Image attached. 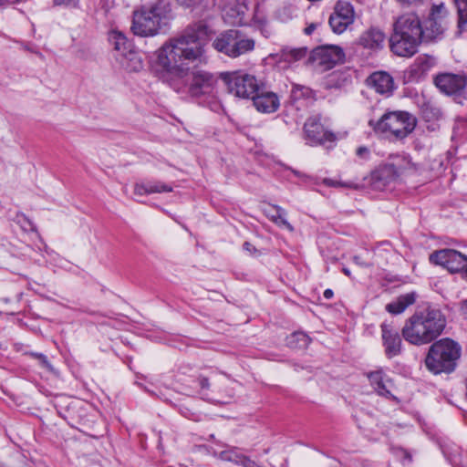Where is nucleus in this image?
<instances>
[{
  "label": "nucleus",
  "instance_id": "nucleus-46",
  "mask_svg": "<svg viewBox=\"0 0 467 467\" xmlns=\"http://www.w3.org/2000/svg\"><path fill=\"white\" fill-rule=\"evenodd\" d=\"M298 91H300L301 93H303V88H299L298 86H295V87L293 88L292 92H293L295 95H296V93H297Z\"/></svg>",
  "mask_w": 467,
  "mask_h": 467
},
{
  "label": "nucleus",
  "instance_id": "nucleus-41",
  "mask_svg": "<svg viewBox=\"0 0 467 467\" xmlns=\"http://www.w3.org/2000/svg\"><path fill=\"white\" fill-rule=\"evenodd\" d=\"M353 261L355 264L363 267H368L371 265L370 264L364 262L359 255H355Z\"/></svg>",
  "mask_w": 467,
  "mask_h": 467
},
{
  "label": "nucleus",
  "instance_id": "nucleus-5",
  "mask_svg": "<svg viewBox=\"0 0 467 467\" xmlns=\"http://www.w3.org/2000/svg\"><path fill=\"white\" fill-rule=\"evenodd\" d=\"M167 10L163 0L142 5L133 11L131 30L139 36H153L161 28V21Z\"/></svg>",
  "mask_w": 467,
  "mask_h": 467
},
{
  "label": "nucleus",
  "instance_id": "nucleus-48",
  "mask_svg": "<svg viewBox=\"0 0 467 467\" xmlns=\"http://www.w3.org/2000/svg\"><path fill=\"white\" fill-rule=\"evenodd\" d=\"M463 309H464L465 313L467 314V300L463 304Z\"/></svg>",
  "mask_w": 467,
  "mask_h": 467
},
{
  "label": "nucleus",
  "instance_id": "nucleus-39",
  "mask_svg": "<svg viewBox=\"0 0 467 467\" xmlns=\"http://www.w3.org/2000/svg\"><path fill=\"white\" fill-rule=\"evenodd\" d=\"M244 250L248 252L250 254H254L257 253L256 248L249 242H244L243 244Z\"/></svg>",
  "mask_w": 467,
  "mask_h": 467
},
{
  "label": "nucleus",
  "instance_id": "nucleus-20",
  "mask_svg": "<svg viewBox=\"0 0 467 467\" xmlns=\"http://www.w3.org/2000/svg\"><path fill=\"white\" fill-rule=\"evenodd\" d=\"M368 81L378 93L382 95L389 96L395 88L393 78L384 71L374 72Z\"/></svg>",
  "mask_w": 467,
  "mask_h": 467
},
{
  "label": "nucleus",
  "instance_id": "nucleus-36",
  "mask_svg": "<svg viewBox=\"0 0 467 467\" xmlns=\"http://www.w3.org/2000/svg\"><path fill=\"white\" fill-rule=\"evenodd\" d=\"M79 0H54L56 5L76 6Z\"/></svg>",
  "mask_w": 467,
  "mask_h": 467
},
{
  "label": "nucleus",
  "instance_id": "nucleus-47",
  "mask_svg": "<svg viewBox=\"0 0 467 467\" xmlns=\"http://www.w3.org/2000/svg\"><path fill=\"white\" fill-rule=\"evenodd\" d=\"M343 273H344L346 275H348V276H349V275H350V271H349V269H348V268H343Z\"/></svg>",
  "mask_w": 467,
  "mask_h": 467
},
{
  "label": "nucleus",
  "instance_id": "nucleus-25",
  "mask_svg": "<svg viewBox=\"0 0 467 467\" xmlns=\"http://www.w3.org/2000/svg\"><path fill=\"white\" fill-rule=\"evenodd\" d=\"M434 65L435 59L433 57L428 55L419 56L410 67V73L414 78H420L423 77Z\"/></svg>",
  "mask_w": 467,
  "mask_h": 467
},
{
  "label": "nucleus",
  "instance_id": "nucleus-35",
  "mask_svg": "<svg viewBox=\"0 0 467 467\" xmlns=\"http://www.w3.org/2000/svg\"><path fill=\"white\" fill-rule=\"evenodd\" d=\"M31 356L34 357L35 358L38 359L39 364L41 365L42 368H46L48 371H53L54 370L53 366L48 361L47 356H45L44 354H41V353H32Z\"/></svg>",
  "mask_w": 467,
  "mask_h": 467
},
{
  "label": "nucleus",
  "instance_id": "nucleus-10",
  "mask_svg": "<svg viewBox=\"0 0 467 467\" xmlns=\"http://www.w3.org/2000/svg\"><path fill=\"white\" fill-rule=\"evenodd\" d=\"M431 262L440 265L450 272H462L463 275L467 272V255L453 250L442 249L431 254Z\"/></svg>",
  "mask_w": 467,
  "mask_h": 467
},
{
  "label": "nucleus",
  "instance_id": "nucleus-44",
  "mask_svg": "<svg viewBox=\"0 0 467 467\" xmlns=\"http://www.w3.org/2000/svg\"><path fill=\"white\" fill-rule=\"evenodd\" d=\"M200 385L202 389L209 388V380L206 378H202L200 379Z\"/></svg>",
  "mask_w": 467,
  "mask_h": 467
},
{
  "label": "nucleus",
  "instance_id": "nucleus-13",
  "mask_svg": "<svg viewBox=\"0 0 467 467\" xmlns=\"http://www.w3.org/2000/svg\"><path fill=\"white\" fill-rule=\"evenodd\" d=\"M354 21V10L348 2L338 1L329 17V26L333 32L343 33Z\"/></svg>",
  "mask_w": 467,
  "mask_h": 467
},
{
  "label": "nucleus",
  "instance_id": "nucleus-37",
  "mask_svg": "<svg viewBox=\"0 0 467 467\" xmlns=\"http://www.w3.org/2000/svg\"><path fill=\"white\" fill-rule=\"evenodd\" d=\"M357 156L362 159H368L369 156V150L365 146H360L356 150Z\"/></svg>",
  "mask_w": 467,
  "mask_h": 467
},
{
  "label": "nucleus",
  "instance_id": "nucleus-31",
  "mask_svg": "<svg viewBox=\"0 0 467 467\" xmlns=\"http://www.w3.org/2000/svg\"><path fill=\"white\" fill-rule=\"evenodd\" d=\"M309 343L310 338L304 332H295L286 338V345L291 348H306Z\"/></svg>",
  "mask_w": 467,
  "mask_h": 467
},
{
  "label": "nucleus",
  "instance_id": "nucleus-16",
  "mask_svg": "<svg viewBox=\"0 0 467 467\" xmlns=\"http://www.w3.org/2000/svg\"><path fill=\"white\" fill-rule=\"evenodd\" d=\"M305 139L310 145L322 144L325 141H333V133L325 130L319 119L316 117L309 118L304 126Z\"/></svg>",
  "mask_w": 467,
  "mask_h": 467
},
{
  "label": "nucleus",
  "instance_id": "nucleus-21",
  "mask_svg": "<svg viewBox=\"0 0 467 467\" xmlns=\"http://www.w3.org/2000/svg\"><path fill=\"white\" fill-rule=\"evenodd\" d=\"M368 378L371 386L379 395L389 399H394L390 389L392 384L382 370L370 372L368 374Z\"/></svg>",
  "mask_w": 467,
  "mask_h": 467
},
{
  "label": "nucleus",
  "instance_id": "nucleus-9",
  "mask_svg": "<svg viewBox=\"0 0 467 467\" xmlns=\"http://www.w3.org/2000/svg\"><path fill=\"white\" fill-rule=\"evenodd\" d=\"M410 166V161L406 158L396 157L391 162L380 165L372 172V182L376 188L381 189L396 181Z\"/></svg>",
  "mask_w": 467,
  "mask_h": 467
},
{
  "label": "nucleus",
  "instance_id": "nucleus-40",
  "mask_svg": "<svg viewBox=\"0 0 467 467\" xmlns=\"http://www.w3.org/2000/svg\"><path fill=\"white\" fill-rule=\"evenodd\" d=\"M403 5H418L423 3L424 0H397Z\"/></svg>",
  "mask_w": 467,
  "mask_h": 467
},
{
  "label": "nucleus",
  "instance_id": "nucleus-4",
  "mask_svg": "<svg viewBox=\"0 0 467 467\" xmlns=\"http://www.w3.org/2000/svg\"><path fill=\"white\" fill-rule=\"evenodd\" d=\"M462 354L461 346L451 338L434 342L425 358V366L433 374L451 373Z\"/></svg>",
  "mask_w": 467,
  "mask_h": 467
},
{
  "label": "nucleus",
  "instance_id": "nucleus-33",
  "mask_svg": "<svg viewBox=\"0 0 467 467\" xmlns=\"http://www.w3.org/2000/svg\"><path fill=\"white\" fill-rule=\"evenodd\" d=\"M423 114L427 119H439L442 118V111L439 107L426 104L423 108Z\"/></svg>",
  "mask_w": 467,
  "mask_h": 467
},
{
  "label": "nucleus",
  "instance_id": "nucleus-15",
  "mask_svg": "<svg viewBox=\"0 0 467 467\" xmlns=\"http://www.w3.org/2000/svg\"><path fill=\"white\" fill-rule=\"evenodd\" d=\"M380 328L385 355L388 358L399 356L402 349V340L398 328L389 323H382Z\"/></svg>",
  "mask_w": 467,
  "mask_h": 467
},
{
  "label": "nucleus",
  "instance_id": "nucleus-11",
  "mask_svg": "<svg viewBox=\"0 0 467 467\" xmlns=\"http://www.w3.org/2000/svg\"><path fill=\"white\" fill-rule=\"evenodd\" d=\"M217 82V78L213 73L202 69L194 70L188 84V93L194 98L211 95Z\"/></svg>",
  "mask_w": 467,
  "mask_h": 467
},
{
  "label": "nucleus",
  "instance_id": "nucleus-30",
  "mask_svg": "<svg viewBox=\"0 0 467 467\" xmlns=\"http://www.w3.org/2000/svg\"><path fill=\"white\" fill-rule=\"evenodd\" d=\"M267 216L269 219L280 227L287 229L289 232L294 231V227L285 218V212L279 206H273L272 211L268 212Z\"/></svg>",
  "mask_w": 467,
  "mask_h": 467
},
{
  "label": "nucleus",
  "instance_id": "nucleus-12",
  "mask_svg": "<svg viewBox=\"0 0 467 467\" xmlns=\"http://www.w3.org/2000/svg\"><path fill=\"white\" fill-rule=\"evenodd\" d=\"M344 57L343 49L334 45L318 47L312 51L311 55L313 62L322 70L332 68L337 63L343 62Z\"/></svg>",
  "mask_w": 467,
  "mask_h": 467
},
{
  "label": "nucleus",
  "instance_id": "nucleus-38",
  "mask_svg": "<svg viewBox=\"0 0 467 467\" xmlns=\"http://www.w3.org/2000/svg\"><path fill=\"white\" fill-rule=\"evenodd\" d=\"M202 0H177L178 4L182 6H192L199 4Z\"/></svg>",
  "mask_w": 467,
  "mask_h": 467
},
{
  "label": "nucleus",
  "instance_id": "nucleus-43",
  "mask_svg": "<svg viewBox=\"0 0 467 467\" xmlns=\"http://www.w3.org/2000/svg\"><path fill=\"white\" fill-rule=\"evenodd\" d=\"M316 27H317V25H316V24H311V25H309L308 26H306V27L305 28V33H306V35H311V34L315 31Z\"/></svg>",
  "mask_w": 467,
  "mask_h": 467
},
{
  "label": "nucleus",
  "instance_id": "nucleus-28",
  "mask_svg": "<svg viewBox=\"0 0 467 467\" xmlns=\"http://www.w3.org/2000/svg\"><path fill=\"white\" fill-rule=\"evenodd\" d=\"M443 30L442 21L429 16L423 28V41H431L438 38L442 35Z\"/></svg>",
  "mask_w": 467,
  "mask_h": 467
},
{
  "label": "nucleus",
  "instance_id": "nucleus-23",
  "mask_svg": "<svg viewBox=\"0 0 467 467\" xmlns=\"http://www.w3.org/2000/svg\"><path fill=\"white\" fill-rule=\"evenodd\" d=\"M384 41L385 35L378 28H370L359 37L360 45L367 48H379L383 46Z\"/></svg>",
  "mask_w": 467,
  "mask_h": 467
},
{
  "label": "nucleus",
  "instance_id": "nucleus-17",
  "mask_svg": "<svg viewBox=\"0 0 467 467\" xmlns=\"http://www.w3.org/2000/svg\"><path fill=\"white\" fill-rule=\"evenodd\" d=\"M224 21L232 26H242L246 24L248 7L244 0H234L222 6Z\"/></svg>",
  "mask_w": 467,
  "mask_h": 467
},
{
  "label": "nucleus",
  "instance_id": "nucleus-26",
  "mask_svg": "<svg viewBox=\"0 0 467 467\" xmlns=\"http://www.w3.org/2000/svg\"><path fill=\"white\" fill-rule=\"evenodd\" d=\"M306 48L304 47L292 48L285 47L275 54V57L279 62L284 61L291 64L303 59L306 56Z\"/></svg>",
  "mask_w": 467,
  "mask_h": 467
},
{
  "label": "nucleus",
  "instance_id": "nucleus-6",
  "mask_svg": "<svg viewBox=\"0 0 467 467\" xmlns=\"http://www.w3.org/2000/svg\"><path fill=\"white\" fill-rule=\"evenodd\" d=\"M416 123L415 117L405 111L387 112L377 122L369 121L375 131L396 139L407 137L413 131Z\"/></svg>",
  "mask_w": 467,
  "mask_h": 467
},
{
  "label": "nucleus",
  "instance_id": "nucleus-14",
  "mask_svg": "<svg viewBox=\"0 0 467 467\" xmlns=\"http://www.w3.org/2000/svg\"><path fill=\"white\" fill-rule=\"evenodd\" d=\"M435 86L446 95L461 94L467 86V78L462 74L442 73L434 78Z\"/></svg>",
  "mask_w": 467,
  "mask_h": 467
},
{
  "label": "nucleus",
  "instance_id": "nucleus-3",
  "mask_svg": "<svg viewBox=\"0 0 467 467\" xmlns=\"http://www.w3.org/2000/svg\"><path fill=\"white\" fill-rule=\"evenodd\" d=\"M423 27L415 12L399 16L393 24L389 38L391 51L399 57H411L423 41Z\"/></svg>",
  "mask_w": 467,
  "mask_h": 467
},
{
  "label": "nucleus",
  "instance_id": "nucleus-22",
  "mask_svg": "<svg viewBox=\"0 0 467 467\" xmlns=\"http://www.w3.org/2000/svg\"><path fill=\"white\" fill-rule=\"evenodd\" d=\"M171 192H172V187L162 182H139L136 183L134 186V193L136 195H145Z\"/></svg>",
  "mask_w": 467,
  "mask_h": 467
},
{
  "label": "nucleus",
  "instance_id": "nucleus-1",
  "mask_svg": "<svg viewBox=\"0 0 467 467\" xmlns=\"http://www.w3.org/2000/svg\"><path fill=\"white\" fill-rule=\"evenodd\" d=\"M207 43L208 27L202 24L190 26L167 40L156 51V65L162 80L180 92L190 71L189 64L202 60Z\"/></svg>",
  "mask_w": 467,
  "mask_h": 467
},
{
  "label": "nucleus",
  "instance_id": "nucleus-18",
  "mask_svg": "<svg viewBox=\"0 0 467 467\" xmlns=\"http://www.w3.org/2000/svg\"><path fill=\"white\" fill-rule=\"evenodd\" d=\"M253 104L257 111L270 114L275 112L280 106V99L277 94L265 89V84L253 99Z\"/></svg>",
  "mask_w": 467,
  "mask_h": 467
},
{
  "label": "nucleus",
  "instance_id": "nucleus-42",
  "mask_svg": "<svg viewBox=\"0 0 467 467\" xmlns=\"http://www.w3.org/2000/svg\"><path fill=\"white\" fill-rule=\"evenodd\" d=\"M324 183L326 185H327V186H333V187L341 185V183H339L338 182H336V181L331 180V179H325L324 180Z\"/></svg>",
  "mask_w": 467,
  "mask_h": 467
},
{
  "label": "nucleus",
  "instance_id": "nucleus-7",
  "mask_svg": "<svg viewBox=\"0 0 467 467\" xmlns=\"http://www.w3.org/2000/svg\"><path fill=\"white\" fill-rule=\"evenodd\" d=\"M213 47L216 51L236 58L252 52L255 41L239 30H227L213 40Z\"/></svg>",
  "mask_w": 467,
  "mask_h": 467
},
{
  "label": "nucleus",
  "instance_id": "nucleus-19",
  "mask_svg": "<svg viewBox=\"0 0 467 467\" xmlns=\"http://www.w3.org/2000/svg\"><path fill=\"white\" fill-rule=\"evenodd\" d=\"M214 456L221 461L233 462L243 467H265L259 462L243 454L237 447H227L226 450L214 452Z\"/></svg>",
  "mask_w": 467,
  "mask_h": 467
},
{
  "label": "nucleus",
  "instance_id": "nucleus-2",
  "mask_svg": "<svg viewBox=\"0 0 467 467\" xmlns=\"http://www.w3.org/2000/svg\"><path fill=\"white\" fill-rule=\"evenodd\" d=\"M446 327L444 315L435 308H427L416 312L405 323L401 329L406 341L412 345L429 344L443 332Z\"/></svg>",
  "mask_w": 467,
  "mask_h": 467
},
{
  "label": "nucleus",
  "instance_id": "nucleus-49",
  "mask_svg": "<svg viewBox=\"0 0 467 467\" xmlns=\"http://www.w3.org/2000/svg\"><path fill=\"white\" fill-rule=\"evenodd\" d=\"M304 90H305V91H307V88H303V93H302L303 95H305Z\"/></svg>",
  "mask_w": 467,
  "mask_h": 467
},
{
  "label": "nucleus",
  "instance_id": "nucleus-45",
  "mask_svg": "<svg viewBox=\"0 0 467 467\" xmlns=\"http://www.w3.org/2000/svg\"><path fill=\"white\" fill-rule=\"evenodd\" d=\"M333 295H334V294H333V291H332L331 289H327V290H325V292H324V296H325V298H327V299H330V298L333 296Z\"/></svg>",
  "mask_w": 467,
  "mask_h": 467
},
{
  "label": "nucleus",
  "instance_id": "nucleus-29",
  "mask_svg": "<svg viewBox=\"0 0 467 467\" xmlns=\"http://www.w3.org/2000/svg\"><path fill=\"white\" fill-rule=\"evenodd\" d=\"M109 41L114 46V48L119 52L118 57L123 56L131 48V44L128 38L120 32L113 31L109 36Z\"/></svg>",
  "mask_w": 467,
  "mask_h": 467
},
{
  "label": "nucleus",
  "instance_id": "nucleus-27",
  "mask_svg": "<svg viewBox=\"0 0 467 467\" xmlns=\"http://www.w3.org/2000/svg\"><path fill=\"white\" fill-rule=\"evenodd\" d=\"M122 67L128 71H140L142 67V60L140 56L132 49H129L127 53H125L121 57H118Z\"/></svg>",
  "mask_w": 467,
  "mask_h": 467
},
{
  "label": "nucleus",
  "instance_id": "nucleus-34",
  "mask_svg": "<svg viewBox=\"0 0 467 467\" xmlns=\"http://www.w3.org/2000/svg\"><path fill=\"white\" fill-rule=\"evenodd\" d=\"M446 15V9L444 5L441 3L440 5H433L430 14V17L436 18L437 20L442 21V18Z\"/></svg>",
  "mask_w": 467,
  "mask_h": 467
},
{
  "label": "nucleus",
  "instance_id": "nucleus-8",
  "mask_svg": "<svg viewBox=\"0 0 467 467\" xmlns=\"http://www.w3.org/2000/svg\"><path fill=\"white\" fill-rule=\"evenodd\" d=\"M222 79L227 85L231 94L241 99H251L262 90L264 83L254 75L241 72H223Z\"/></svg>",
  "mask_w": 467,
  "mask_h": 467
},
{
  "label": "nucleus",
  "instance_id": "nucleus-32",
  "mask_svg": "<svg viewBox=\"0 0 467 467\" xmlns=\"http://www.w3.org/2000/svg\"><path fill=\"white\" fill-rule=\"evenodd\" d=\"M458 13V26L462 29L467 25V0H454Z\"/></svg>",
  "mask_w": 467,
  "mask_h": 467
},
{
  "label": "nucleus",
  "instance_id": "nucleus-24",
  "mask_svg": "<svg viewBox=\"0 0 467 467\" xmlns=\"http://www.w3.org/2000/svg\"><path fill=\"white\" fill-rule=\"evenodd\" d=\"M416 301V293L410 292L400 296L395 301L386 306V310L393 315H399L405 311V309L413 305Z\"/></svg>",
  "mask_w": 467,
  "mask_h": 467
}]
</instances>
